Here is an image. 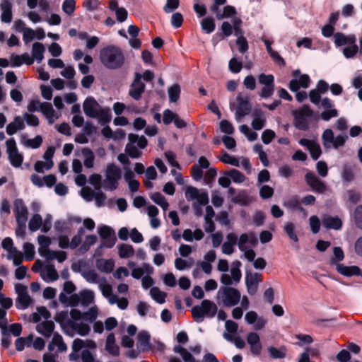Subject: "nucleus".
Listing matches in <instances>:
<instances>
[{"label":"nucleus","mask_w":362,"mask_h":362,"mask_svg":"<svg viewBox=\"0 0 362 362\" xmlns=\"http://www.w3.org/2000/svg\"><path fill=\"white\" fill-rule=\"evenodd\" d=\"M334 42L336 47H341L347 44L346 35L342 33H336L334 34Z\"/></svg>","instance_id":"obj_61"},{"label":"nucleus","mask_w":362,"mask_h":362,"mask_svg":"<svg viewBox=\"0 0 362 362\" xmlns=\"http://www.w3.org/2000/svg\"><path fill=\"white\" fill-rule=\"evenodd\" d=\"M168 93L169 100L171 103H176L179 100L181 93L180 85L178 83H174L168 88Z\"/></svg>","instance_id":"obj_32"},{"label":"nucleus","mask_w":362,"mask_h":362,"mask_svg":"<svg viewBox=\"0 0 362 362\" xmlns=\"http://www.w3.org/2000/svg\"><path fill=\"white\" fill-rule=\"evenodd\" d=\"M228 66L229 70L232 73L238 74L241 71L243 64L241 62L238 61L236 58L233 57L229 61Z\"/></svg>","instance_id":"obj_53"},{"label":"nucleus","mask_w":362,"mask_h":362,"mask_svg":"<svg viewBox=\"0 0 362 362\" xmlns=\"http://www.w3.org/2000/svg\"><path fill=\"white\" fill-rule=\"evenodd\" d=\"M95 265L99 271L109 274L113 271L115 262L112 259H99L96 260Z\"/></svg>","instance_id":"obj_19"},{"label":"nucleus","mask_w":362,"mask_h":362,"mask_svg":"<svg viewBox=\"0 0 362 362\" xmlns=\"http://www.w3.org/2000/svg\"><path fill=\"white\" fill-rule=\"evenodd\" d=\"M217 298L221 299L225 307L236 305L240 299V291L233 287L222 286L217 293Z\"/></svg>","instance_id":"obj_3"},{"label":"nucleus","mask_w":362,"mask_h":362,"mask_svg":"<svg viewBox=\"0 0 362 362\" xmlns=\"http://www.w3.org/2000/svg\"><path fill=\"white\" fill-rule=\"evenodd\" d=\"M125 151L127 154L132 158H139L141 156L142 152L140 151L136 146L130 141L126 145Z\"/></svg>","instance_id":"obj_44"},{"label":"nucleus","mask_w":362,"mask_h":362,"mask_svg":"<svg viewBox=\"0 0 362 362\" xmlns=\"http://www.w3.org/2000/svg\"><path fill=\"white\" fill-rule=\"evenodd\" d=\"M336 269L340 274L351 277L360 274V268L358 266H345L343 264H338Z\"/></svg>","instance_id":"obj_15"},{"label":"nucleus","mask_w":362,"mask_h":362,"mask_svg":"<svg viewBox=\"0 0 362 362\" xmlns=\"http://www.w3.org/2000/svg\"><path fill=\"white\" fill-rule=\"evenodd\" d=\"M334 257L331 259V263L335 264L337 262H341L344 258V254L340 247H334L333 248Z\"/></svg>","instance_id":"obj_59"},{"label":"nucleus","mask_w":362,"mask_h":362,"mask_svg":"<svg viewBox=\"0 0 362 362\" xmlns=\"http://www.w3.org/2000/svg\"><path fill=\"white\" fill-rule=\"evenodd\" d=\"M305 180L312 190L315 192L323 194L327 190L325 183L310 171L305 174Z\"/></svg>","instance_id":"obj_6"},{"label":"nucleus","mask_w":362,"mask_h":362,"mask_svg":"<svg viewBox=\"0 0 362 362\" xmlns=\"http://www.w3.org/2000/svg\"><path fill=\"white\" fill-rule=\"evenodd\" d=\"M273 194L274 189L269 185H263L259 190V195L264 199L271 198Z\"/></svg>","instance_id":"obj_64"},{"label":"nucleus","mask_w":362,"mask_h":362,"mask_svg":"<svg viewBox=\"0 0 362 362\" xmlns=\"http://www.w3.org/2000/svg\"><path fill=\"white\" fill-rule=\"evenodd\" d=\"M322 223L327 229L339 230L342 227V221L338 216H325Z\"/></svg>","instance_id":"obj_13"},{"label":"nucleus","mask_w":362,"mask_h":362,"mask_svg":"<svg viewBox=\"0 0 362 362\" xmlns=\"http://www.w3.org/2000/svg\"><path fill=\"white\" fill-rule=\"evenodd\" d=\"M128 139L132 144L137 143L138 147L141 149L145 148L148 144V141L144 136H139L135 134H129Z\"/></svg>","instance_id":"obj_33"},{"label":"nucleus","mask_w":362,"mask_h":362,"mask_svg":"<svg viewBox=\"0 0 362 362\" xmlns=\"http://www.w3.org/2000/svg\"><path fill=\"white\" fill-rule=\"evenodd\" d=\"M150 293L151 297L158 303L162 304L165 303L166 293L163 291H161L158 287H153Z\"/></svg>","instance_id":"obj_40"},{"label":"nucleus","mask_w":362,"mask_h":362,"mask_svg":"<svg viewBox=\"0 0 362 362\" xmlns=\"http://www.w3.org/2000/svg\"><path fill=\"white\" fill-rule=\"evenodd\" d=\"M105 349L113 356H118L119 355V347L115 344V337L113 333L109 334L107 337Z\"/></svg>","instance_id":"obj_17"},{"label":"nucleus","mask_w":362,"mask_h":362,"mask_svg":"<svg viewBox=\"0 0 362 362\" xmlns=\"http://www.w3.org/2000/svg\"><path fill=\"white\" fill-rule=\"evenodd\" d=\"M75 8V0H64L62 4V10L68 15H71L74 12Z\"/></svg>","instance_id":"obj_50"},{"label":"nucleus","mask_w":362,"mask_h":362,"mask_svg":"<svg viewBox=\"0 0 362 362\" xmlns=\"http://www.w3.org/2000/svg\"><path fill=\"white\" fill-rule=\"evenodd\" d=\"M296 338L299 339V341L296 343V345L299 346L310 344L313 341L312 337L308 334H298L296 335Z\"/></svg>","instance_id":"obj_52"},{"label":"nucleus","mask_w":362,"mask_h":362,"mask_svg":"<svg viewBox=\"0 0 362 362\" xmlns=\"http://www.w3.org/2000/svg\"><path fill=\"white\" fill-rule=\"evenodd\" d=\"M299 144L305 146L310 151V156L315 160H317L322 154L320 146L315 141L307 139H301L298 141Z\"/></svg>","instance_id":"obj_9"},{"label":"nucleus","mask_w":362,"mask_h":362,"mask_svg":"<svg viewBox=\"0 0 362 362\" xmlns=\"http://www.w3.org/2000/svg\"><path fill=\"white\" fill-rule=\"evenodd\" d=\"M284 205L291 209L298 210L300 212H305V210L300 206V201L296 196L285 202Z\"/></svg>","instance_id":"obj_41"},{"label":"nucleus","mask_w":362,"mask_h":362,"mask_svg":"<svg viewBox=\"0 0 362 362\" xmlns=\"http://www.w3.org/2000/svg\"><path fill=\"white\" fill-rule=\"evenodd\" d=\"M358 52H359V49L357 45L352 46L347 45V47H344L343 49V54L347 59L354 57Z\"/></svg>","instance_id":"obj_54"},{"label":"nucleus","mask_w":362,"mask_h":362,"mask_svg":"<svg viewBox=\"0 0 362 362\" xmlns=\"http://www.w3.org/2000/svg\"><path fill=\"white\" fill-rule=\"evenodd\" d=\"M284 232L287 234L289 238L294 242L298 241V238L295 233V226L292 222H287L284 227Z\"/></svg>","instance_id":"obj_45"},{"label":"nucleus","mask_w":362,"mask_h":362,"mask_svg":"<svg viewBox=\"0 0 362 362\" xmlns=\"http://www.w3.org/2000/svg\"><path fill=\"white\" fill-rule=\"evenodd\" d=\"M354 223L357 228L362 229V205L356 206L354 211Z\"/></svg>","instance_id":"obj_56"},{"label":"nucleus","mask_w":362,"mask_h":362,"mask_svg":"<svg viewBox=\"0 0 362 362\" xmlns=\"http://www.w3.org/2000/svg\"><path fill=\"white\" fill-rule=\"evenodd\" d=\"M16 218L18 225L25 227L28 219V209L21 199H17L14 202Z\"/></svg>","instance_id":"obj_8"},{"label":"nucleus","mask_w":362,"mask_h":362,"mask_svg":"<svg viewBox=\"0 0 362 362\" xmlns=\"http://www.w3.org/2000/svg\"><path fill=\"white\" fill-rule=\"evenodd\" d=\"M105 180H120L122 177L121 169L114 163L107 165L105 172Z\"/></svg>","instance_id":"obj_18"},{"label":"nucleus","mask_w":362,"mask_h":362,"mask_svg":"<svg viewBox=\"0 0 362 362\" xmlns=\"http://www.w3.org/2000/svg\"><path fill=\"white\" fill-rule=\"evenodd\" d=\"M102 242L100 245L95 250V253L97 255H101L102 249L106 248H112L115 245L117 241L116 235L110 236V238H107V239H101Z\"/></svg>","instance_id":"obj_28"},{"label":"nucleus","mask_w":362,"mask_h":362,"mask_svg":"<svg viewBox=\"0 0 362 362\" xmlns=\"http://www.w3.org/2000/svg\"><path fill=\"white\" fill-rule=\"evenodd\" d=\"M233 28L232 25L228 21L223 22L221 27L222 33H216L213 37V40H215L216 37H219L221 39H223L225 37H229L233 33Z\"/></svg>","instance_id":"obj_37"},{"label":"nucleus","mask_w":362,"mask_h":362,"mask_svg":"<svg viewBox=\"0 0 362 362\" xmlns=\"http://www.w3.org/2000/svg\"><path fill=\"white\" fill-rule=\"evenodd\" d=\"M45 47L41 42H34L32 48V55L33 59H35L38 63L41 62L44 58V52Z\"/></svg>","instance_id":"obj_22"},{"label":"nucleus","mask_w":362,"mask_h":362,"mask_svg":"<svg viewBox=\"0 0 362 362\" xmlns=\"http://www.w3.org/2000/svg\"><path fill=\"white\" fill-rule=\"evenodd\" d=\"M101 64L108 69H118L123 66L125 57L122 49L115 45H108L100 52Z\"/></svg>","instance_id":"obj_1"},{"label":"nucleus","mask_w":362,"mask_h":362,"mask_svg":"<svg viewBox=\"0 0 362 362\" xmlns=\"http://www.w3.org/2000/svg\"><path fill=\"white\" fill-rule=\"evenodd\" d=\"M100 108V105L92 96L87 97L83 104V110L85 115L90 118L98 117V111Z\"/></svg>","instance_id":"obj_7"},{"label":"nucleus","mask_w":362,"mask_h":362,"mask_svg":"<svg viewBox=\"0 0 362 362\" xmlns=\"http://www.w3.org/2000/svg\"><path fill=\"white\" fill-rule=\"evenodd\" d=\"M191 312L194 321L200 323L205 317L208 318L214 317L218 312V307L213 301L204 299L202 301L200 305L194 306Z\"/></svg>","instance_id":"obj_2"},{"label":"nucleus","mask_w":362,"mask_h":362,"mask_svg":"<svg viewBox=\"0 0 362 362\" xmlns=\"http://www.w3.org/2000/svg\"><path fill=\"white\" fill-rule=\"evenodd\" d=\"M138 343L142 349L148 350L151 349L150 339L151 337L148 332L141 331L138 334L137 336Z\"/></svg>","instance_id":"obj_25"},{"label":"nucleus","mask_w":362,"mask_h":362,"mask_svg":"<svg viewBox=\"0 0 362 362\" xmlns=\"http://www.w3.org/2000/svg\"><path fill=\"white\" fill-rule=\"evenodd\" d=\"M142 76L138 72L134 73V78L129 90V95L135 100H139L145 91L146 85L141 81Z\"/></svg>","instance_id":"obj_5"},{"label":"nucleus","mask_w":362,"mask_h":362,"mask_svg":"<svg viewBox=\"0 0 362 362\" xmlns=\"http://www.w3.org/2000/svg\"><path fill=\"white\" fill-rule=\"evenodd\" d=\"M40 110L47 117L49 118V123L52 124V117L54 115V110L52 104L47 102L40 103Z\"/></svg>","instance_id":"obj_35"},{"label":"nucleus","mask_w":362,"mask_h":362,"mask_svg":"<svg viewBox=\"0 0 362 362\" xmlns=\"http://www.w3.org/2000/svg\"><path fill=\"white\" fill-rule=\"evenodd\" d=\"M275 132L272 129H265L262 134V142L265 144H270L275 138Z\"/></svg>","instance_id":"obj_63"},{"label":"nucleus","mask_w":362,"mask_h":362,"mask_svg":"<svg viewBox=\"0 0 362 362\" xmlns=\"http://www.w3.org/2000/svg\"><path fill=\"white\" fill-rule=\"evenodd\" d=\"M313 110L310 107L309 105H305L298 110H293L292 115L294 119H303L307 117H311L313 115Z\"/></svg>","instance_id":"obj_23"},{"label":"nucleus","mask_w":362,"mask_h":362,"mask_svg":"<svg viewBox=\"0 0 362 362\" xmlns=\"http://www.w3.org/2000/svg\"><path fill=\"white\" fill-rule=\"evenodd\" d=\"M25 128L23 120L20 116H16L13 121L6 126V133L8 135H13L18 130H22Z\"/></svg>","instance_id":"obj_16"},{"label":"nucleus","mask_w":362,"mask_h":362,"mask_svg":"<svg viewBox=\"0 0 362 362\" xmlns=\"http://www.w3.org/2000/svg\"><path fill=\"white\" fill-rule=\"evenodd\" d=\"M1 246L4 250L8 252V255L7 257L8 259H11V255L13 252H17V248L13 246V240L10 237H6L3 240Z\"/></svg>","instance_id":"obj_36"},{"label":"nucleus","mask_w":362,"mask_h":362,"mask_svg":"<svg viewBox=\"0 0 362 362\" xmlns=\"http://www.w3.org/2000/svg\"><path fill=\"white\" fill-rule=\"evenodd\" d=\"M1 11V21L3 23H10L12 21V3L9 0H2L0 3Z\"/></svg>","instance_id":"obj_11"},{"label":"nucleus","mask_w":362,"mask_h":362,"mask_svg":"<svg viewBox=\"0 0 362 362\" xmlns=\"http://www.w3.org/2000/svg\"><path fill=\"white\" fill-rule=\"evenodd\" d=\"M102 124H106L111 121L112 114L109 108H100L98 111V117Z\"/></svg>","instance_id":"obj_39"},{"label":"nucleus","mask_w":362,"mask_h":362,"mask_svg":"<svg viewBox=\"0 0 362 362\" xmlns=\"http://www.w3.org/2000/svg\"><path fill=\"white\" fill-rule=\"evenodd\" d=\"M223 174L231 177L232 180L235 183H242L245 180V175L242 172L234 168L224 172Z\"/></svg>","instance_id":"obj_31"},{"label":"nucleus","mask_w":362,"mask_h":362,"mask_svg":"<svg viewBox=\"0 0 362 362\" xmlns=\"http://www.w3.org/2000/svg\"><path fill=\"white\" fill-rule=\"evenodd\" d=\"M118 253L120 258L127 259L134 255V250L132 245L121 243L117 245Z\"/></svg>","instance_id":"obj_24"},{"label":"nucleus","mask_w":362,"mask_h":362,"mask_svg":"<svg viewBox=\"0 0 362 362\" xmlns=\"http://www.w3.org/2000/svg\"><path fill=\"white\" fill-rule=\"evenodd\" d=\"M262 281V274L259 273H255L254 274L250 272H246L245 274V284L247 288L250 289V286H254L257 287V284Z\"/></svg>","instance_id":"obj_26"},{"label":"nucleus","mask_w":362,"mask_h":362,"mask_svg":"<svg viewBox=\"0 0 362 362\" xmlns=\"http://www.w3.org/2000/svg\"><path fill=\"white\" fill-rule=\"evenodd\" d=\"M32 298L28 294L18 296L16 300V307L18 310H25L28 308L32 303Z\"/></svg>","instance_id":"obj_30"},{"label":"nucleus","mask_w":362,"mask_h":362,"mask_svg":"<svg viewBox=\"0 0 362 362\" xmlns=\"http://www.w3.org/2000/svg\"><path fill=\"white\" fill-rule=\"evenodd\" d=\"M68 326L71 329L75 330L81 336H86L88 334L90 330L88 325L82 322H74L72 320L68 321Z\"/></svg>","instance_id":"obj_21"},{"label":"nucleus","mask_w":362,"mask_h":362,"mask_svg":"<svg viewBox=\"0 0 362 362\" xmlns=\"http://www.w3.org/2000/svg\"><path fill=\"white\" fill-rule=\"evenodd\" d=\"M231 202L240 206H247L251 202L248 192L245 189L240 190L235 196L231 197Z\"/></svg>","instance_id":"obj_20"},{"label":"nucleus","mask_w":362,"mask_h":362,"mask_svg":"<svg viewBox=\"0 0 362 362\" xmlns=\"http://www.w3.org/2000/svg\"><path fill=\"white\" fill-rule=\"evenodd\" d=\"M81 153L85 158L84 162H83L84 165L87 168H93V165H94V158H95L94 153H93V151L88 147H85V148H82Z\"/></svg>","instance_id":"obj_27"},{"label":"nucleus","mask_w":362,"mask_h":362,"mask_svg":"<svg viewBox=\"0 0 362 362\" xmlns=\"http://www.w3.org/2000/svg\"><path fill=\"white\" fill-rule=\"evenodd\" d=\"M310 229L313 233L316 234L320 228V221L317 216H312L309 218Z\"/></svg>","instance_id":"obj_62"},{"label":"nucleus","mask_w":362,"mask_h":362,"mask_svg":"<svg viewBox=\"0 0 362 362\" xmlns=\"http://www.w3.org/2000/svg\"><path fill=\"white\" fill-rule=\"evenodd\" d=\"M342 179L348 182H351L354 178L353 169L350 165L345 164L343 166L341 173Z\"/></svg>","instance_id":"obj_47"},{"label":"nucleus","mask_w":362,"mask_h":362,"mask_svg":"<svg viewBox=\"0 0 362 362\" xmlns=\"http://www.w3.org/2000/svg\"><path fill=\"white\" fill-rule=\"evenodd\" d=\"M54 328L55 325L53 321L45 320L37 325L36 331L45 338H49L54 334Z\"/></svg>","instance_id":"obj_12"},{"label":"nucleus","mask_w":362,"mask_h":362,"mask_svg":"<svg viewBox=\"0 0 362 362\" xmlns=\"http://www.w3.org/2000/svg\"><path fill=\"white\" fill-rule=\"evenodd\" d=\"M237 14L235 8L230 5H227L223 7V13L216 15L218 20H222L230 17L235 16Z\"/></svg>","instance_id":"obj_38"},{"label":"nucleus","mask_w":362,"mask_h":362,"mask_svg":"<svg viewBox=\"0 0 362 362\" xmlns=\"http://www.w3.org/2000/svg\"><path fill=\"white\" fill-rule=\"evenodd\" d=\"M220 129L222 132L227 134H233L234 133V127L233 124L226 119L221 121Z\"/></svg>","instance_id":"obj_58"},{"label":"nucleus","mask_w":362,"mask_h":362,"mask_svg":"<svg viewBox=\"0 0 362 362\" xmlns=\"http://www.w3.org/2000/svg\"><path fill=\"white\" fill-rule=\"evenodd\" d=\"M201 26L206 33L210 34L215 30V21L211 17H206L202 20Z\"/></svg>","instance_id":"obj_34"},{"label":"nucleus","mask_w":362,"mask_h":362,"mask_svg":"<svg viewBox=\"0 0 362 362\" xmlns=\"http://www.w3.org/2000/svg\"><path fill=\"white\" fill-rule=\"evenodd\" d=\"M268 352L272 358H284L286 355V348L284 346H281L279 349L274 346H269L268 347Z\"/></svg>","instance_id":"obj_29"},{"label":"nucleus","mask_w":362,"mask_h":362,"mask_svg":"<svg viewBox=\"0 0 362 362\" xmlns=\"http://www.w3.org/2000/svg\"><path fill=\"white\" fill-rule=\"evenodd\" d=\"M274 87L275 84L264 86L262 88L260 93H259V96L262 98H268L272 97L274 92Z\"/></svg>","instance_id":"obj_57"},{"label":"nucleus","mask_w":362,"mask_h":362,"mask_svg":"<svg viewBox=\"0 0 362 362\" xmlns=\"http://www.w3.org/2000/svg\"><path fill=\"white\" fill-rule=\"evenodd\" d=\"M258 81L264 86L274 84V76L272 74H260L258 76Z\"/></svg>","instance_id":"obj_51"},{"label":"nucleus","mask_w":362,"mask_h":362,"mask_svg":"<svg viewBox=\"0 0 362 362\" xmlns=\"http://www.w3.org/2000/svg\"><path fill=\"white\" fill-rule=\"evenodd\" d=\"M347 201L353 204H356L361 200V194L354 189L346 191Z\"/></svg>","instance_id":"obj_55"},{"label":"nucleus","mask_w":362,"mask_h":362,"mask_svg":"<svg viewBox=\"0 0 362 362\" xmlns=\"http://www.w3.org/2000/svg\"><path fill=\"white\" fill-rule=\"evenodd\" d=\"M54 320L60 325L61 328L64 330L66 335L69 337H74V334L67 329V327H69L68 321L71 320L68 318V311H61L60 313H57L54 317Z\"/></svg>","instance_id":"obj_14"},{"label":"nucleus","mask_w":362,"mask_h":362,"mask_svg":"<svg viewBox=\"0 0 362 362\" xmlns=\"http://www.w3.org/2000/svg\"><path fill=\"white\" fill-rule=\"evenodd\" d=\"M25 259L27 261H32L35 258V247L30 243H25L23 246Z\"/></svg>","instance_id":"obj_42"},{"label":"nucleus","mask_w":362,"mask_h":362,"mask_svg":"<svg viewBox=\"0 0 362 362\" xmlns=\"http://www.w3.org/2000/svg\"><path fill=\"white\" fill-rule=\"evenodd\" d=\"M98 234L101 239H107L110 236L115 235V230L108 226H103L98 228Z\"/></svg>","instance_id":"obj_49"},{"label":"nucleus","mask_w":362,"mask_h":362,"mask_svg":"<svg viewBox=\"0 0 362 362\" xmlns=\"http://www.w3.org/2000/svg\"><path fill=\"white\" fill-rule=\"evenodd\" d=\"M219 160L226 164H230L231 165L239 167V160L233 156H230L228 153L224 152L221 156L218 158Z\"/></svg>","instance_id":"obj_48"},{"label":"nucleus","mask_w":362,"mask_h":362,"mask_svg":"<svg viewBox=\"0 0 362 362\" xmlns=\"http://www.w3.org/2000/svg\"><path fill=\"white\" fill-rule=\"evenodd\" d=\"M6 151L8 155V160L12 166L18 168L22 165L23 156L18 153L16 141L11 138L6 141Z\"/></svg>","instance_id":"obj_4"},{"label":"nucleus","mask_w":362,"mask_h":362,"mask_svg":"<svg viewBox=\"0 0 362 362\" xmlns=\"http://www.w3.org/2000/svg\"><path fill=\"white\" fill-rule=\"evenodd\" d=\"M199 194V190L194 187L189 186L186 188L185 197L187 201L197 199Z\"/></svg>","instance_id":"obj_60"},{"label":"nucleus","mask_w":362,"mask_h":362,"mask_svg":"<svg viewBox=\"0 0 362 362\" xmlns=\"http://www.w3.org/2000/svg\"><path fill=\"white\" fill-rule=\"evenodd\" d=\"M238 106L236 108V115L240 117H245L250 113L252 105L247 98H243L240 95L237 96Z\"/></svg>","instance_id":"obj_10"},{"label":"nucleus","mask_w":362,"mask_h":362,"mask_svg":"<svg viewBox=\"0 0 362 362\" xmlns=\"http://www.w3.org/2000/svg\"><path fill=\"white\" fill-rule=\"evenodd\" d=\"M42 223V216L39 214H35L33 216L29 221L28 227L31 231L37 230Z\"/></svg>","instance_id":"obj_43"},{"label":"nucleus","mask_w":362,"mask_h":362,"mask_svg":"<svg viewBox=\"0 0 362 362\" xmlns=\"http://www.w3.org/2000/svg\"><path fill=\"white\" fill-rule=\"evenodd\" d=\"M80 299L83 305H89L94 300V293L89 290L83 291Z\"/></svg>","instance_id":"obj_46"}]
</instances>
